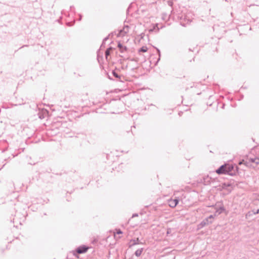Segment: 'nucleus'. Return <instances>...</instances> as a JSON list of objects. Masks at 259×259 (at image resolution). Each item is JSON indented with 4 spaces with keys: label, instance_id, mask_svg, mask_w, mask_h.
Here are the masks:
<instances>
[{
    "label": "nucleus",
    "instance_id": "9b49d317",
    "mask_svg": "<svg viewBox=\"0 0 259 259\" xmlns=\"http://www.w3.org/2000/svg\"><path fill=\"white\" fill-rule=\"evenodd\" d=\"M139 241L138 239H137V240H133L131 241V246L136 245L137 244H138V241Z\"/></svg>",
    "mask_w": 259,
    "mask_h": 259
},
{
    "label": "nucleus",
    "instance_id": "9d476101",
    "mask_svg": "<svg viewBox=\"0 0 259 259\" xmlns=\"http://www.w3.org/2000/svg\"><path fill=\"white\" fill-rule=\"evenodd\" d=\"M224 210V207H221L217 210L215 213L218 212L219 214H221Z\"/></svg>",
    "mask_w": 259,
    "mask_h": 259
},
{
    "label": "nucleus",
    "instance_id": "7ed1b4c3",
    "mask_svg": "<svg viewBox=\"0 0 259 259\" xmlns=\"http://www.w3.org/2000/svg\"><path fill=\"white\" fill-rule=\"evenodd\" d=\"M168 203L170 207H175L178 203V200L177 199L170 200Z\"/></svg>",
    "mask_w": 259,
    "mask_h": 259
},
{
    "label": "nucleus",
    "instance_id": "412c9836",
    "mask_svg": "<svg viewBox=\"0 0 259 259\" xmlns=\"http://www.w3.org/2000/svg\"><path fill=\"white\" fill-rule=\"evenodd\" d=\"M81 17H82V16H81V15H79V21H80V20H81Z\"/></svg>",
    "mask_w": 259,
    "mask_h": 259
},
{
    "label": "nucleus",
    "instance_id": "b1692460",
    "mask_svg": "<svg viewBox=\"0 0 259 259\" xmlns=\"http://www.w3.org/2000/svg\"><path fill=\"white\" fill-rule=\"evenodd\" d=\"M137 215H138L137 214H135V215H133V217L137 216Z\"/></svg>",
    "mask_w": 259,
    "mask_h": 259
},
{
    "label": "nucleus",
    "instance_id": "f03ea898",
    "mask_svg": "<svg viewBox=\"0 0 259 259\" xmlns=\"http://www.w3.org/2000/svg\"><path fill=\"white\" fill-rule=\"evenodd\" d=\"M233 169V166L230 164H225L222 165L219 169L216 170V172L218 174H229Z\"/></svg>",
    "mask_w": 259,
    "mask_h": 259
},
{
    "label": "nucleus",
    "instance_id": "f8f14e48",
    "mask_svg": "<svg viewBox=\"0 0 259 259\" xmlns=\"http://www.w3.org/2000/svg\"><path fill=\"white\" fill-rule=\"evenodd\" d=\"M128 27L126 26V27H124L122 30H121L120 31V33H122V32L126 33L127 32V31L125 30V29L127 30Z\"/></svg>",
    "mask_w": 259,
    "mask_h": 259
},
{
    "label": "nucleus",
    "instance_id": "ddd939ff",
    "mask_svg": "<svg viewBox=\"0 0 259 259\" xmlns=\"http://www.w3.org/2000/svg\"><path fill=\"white\" fill-rule=\"evenodd\" d=\"M122 233V232L120 230H118L116 231V234H115L114 235H115V236H116V235L121 234Z\"/></svg>",
    "mask_w": 259,
    "mask_h": 259
},
{
    "label": "nucleus",
    "instance_id": "20e7f679",
    "mask_svg": "<svg viewBox=\"0 0 259 259\" xmlns=\"http://www.w3.org/2000/svg\"><path fill=\"white\" fill-rule=\"evenodd\" d=\"M118 47L121 53L125 52L127 50L126 47L125 46H123L122 44L120 42H118Z\"/></svg>",
    "mask_w": 259,
    "mask_h": 259
},
{
    "label": "nucleus",
    "instance_id": "423d86ee",
    "mask_svg": "<svg viewBox=\"0 0 259 259\" xmlns=\"http://www.w3.org/2000/svg\"><path fill=\"white\" fill-rule=\"evenodd\" d=\"M209 224H211V222H205V221H203L198 226V229H201L203 228L205 225H208Z\"/></svg>",
    "mask_w": 259,
    "mask_h": 259
},
{
    "label": "nucleus",
    "instance_id": "5701e85b",
    "mask_svg": "<svg viewBox=\"0 0 259 259\" xmlns=\"http://www.w3.org/2000/svg\"><path fill=\"white\" fill-rule=\"evenodd\" d=\"M27 46H26V45H24V46H22V48H23V47H27Z\"/></svg>",
    "mask_w": 259,
    "mask_h": 259
},
{
    "label": "nucleus",
    "instance_id": "4468645a",
    "mask_svg": "<svg viewBox=\"0 0 259 259\" xmlns=\"http://www.w3.org/2000/svg\"><path fill=\"white\" fill-rule=\"evenodd\" d=\"M109 38V36L105 37L103 40V42H102V46L103 45L104 43H105V42Z\"/></svg>",
    "mask_w": 259,
    "mask_h": 259
},
{
    "label": "nucleus",
    "instance_id": "a211bd4d",
    "mask_svg": "<svg viewBox=\"0 0 259 259\" xmlns=\"http://www.w3.org/2000/svg\"><path fill=\"white\" fill-rule=\"evenodd\" d=\"M156 27L157 28V29L159 30V28L158 27V24H156L155 25V26L154 27V29H156Z\"/></svg>",
    "mask_w": 259,
    "mask_h": 259
},
{
    "label": "nucleus",
    "instance_id": "6e6552de",
    "mask_svg": "<svg viewBox=\"0 0 259 259\" xmlns=\"http://www.w3.org/2000/svg\"><path fill=\"white\" fill-rule=\"evenodd\" d=\"M143 250V248H141V249H139L137 250L135 252V255L138 257L140 256L141 255Z\"/></svg>",
    "mask_w": 259,
    "mask_h": 259
},
{
    "label": "nucleus",
    "instance_id": "dca6fc26",
    "mask_svg": "<svg viewBox=\"0 0 259 259\" xmlns=\"http://www.w3.org/2000/svg\"><path fill=\"white\" fill-rule=\"evenodd\" d=\"M113 74L116 77H118L117 74L115 72L113 71Z\"/></svg>",
    "mask_w": 259,
    "mask_h": 259
},
{
    "label": "nucleus",
    "instance_id": "6ab92c4d",
    "mask_svg": "<svg viewBox=\"0 0 259 259\" xmlns=\"http://www.w3.org/2000/svg\"><path fill=\"white\" fill-rule=\"evenodd\" d=\"M245 162H244V160H242V161H240V162L239 163V165H241V164H243V163L244 164V163H245Z\"/></svg>",
    "mask_w": 259,
    "mask_h": 259
},
{
    "label": "nucleus",
    "instance_id": "f257e3e1",
    "mask_svg": "<svg viewBox=\"0 0 259 259\" xmlns=\"http://www.w3.org/2000/svg\"><path fill=\"white\" fill-rule=\"evenodd\" d=\"M244 165L249 167L259 169V157L250 158L245 161Z\"/></svg>",
    "mask_w": 259,
    "mask_h": 259
},
{
    "label": "nucleus",
    "instance_id": "2eb2a0df",
    "mask_svg": "<svg viewBox=\"0 0 259 259\" xmlns=\"http://www.w3.org/2000/svg\"><path fill=\"white\" fill-rule=\"evenodd\" d=\"M215 216L216 214H214V215H210L208 218H209V219H213Z\"/></svg>",
    "mask_w": 259,
    "mask_h": 259
},
{
    "label": "nucleus",
    "instance_id": "1a4fd4ad",
    "mask_svg": "<svg viewBox=\"0 0 259 259\" xmlns=\"http://www.w3.org/2000/svg\"><path fill=\"white\" fill-rule=\"evenodd\" d=\"M148 48L146 46H143L139 50V52H146L147 51Z\"/></svg>",
    "mask_w": 259,
    "mask_h": 259
},
{
    "label": "nucleus",
    "instance_id": "0eeeda50",
    "mask_svg": "<svg viewBox=\"0 0 259 259\" xmlns=\"http://www.w3.org/2000/svg\"><path fill=\"white\" fill-rule=\"evenodd\" d=\"M87 249L88 248L85 247H79L77 249V252L78 253H82L85 252Z\"/></svg>",
    "mask_w": 259,
    "mask_h": 259
},
{
    "label": "nucleus",
    "instance_id": "aec40b11",
    "mask_svg": "<svg viewBox=\"0 0 259 259\" xmlns=\"http://www.w3.org/2000/svg\"><path fill=\"white\" fill-rule=\"evenodd\" d=\"M156 50H157L158 53L159 54V56H160V50L158 49H156Z\"/></svg>",
    "mask_w": 259,
    "mask_h": 259
},
{
    "label": "nucleus",
    "instance_id": "f3484780",
    "mask_svg": "<svg viewBox=\"0 0 259 259\" xmlns=\"http://www.w3.org/2000/svg\"><path fill=\"white\" fill-rule=\"evenodd\" d=\"M209 218H206L205 220H204V221H205V222H211V223H212V221H209Z\"/></svg>",
    "mask_w": 259,
    "mask_h": 259
},
{
    "label": "nucleus",
    "instance_id": "4be33fe9",
    "mask_svg": "<svg viewBox=\"0 0 259 259\" xmlns=\"http://www.w3.org/2000/svg\"><path fill=\"white\" fill-rule=\"evenodd\" d=\"M259 213V209H258L256 212L254 213V214H257Z\"/></svg>",
    "mask_w": 259,
    "mask_h": 259
},
{
    "label": "nucleus",
    "instance_id": "39448f33",
    "mask_svg": "<svg viewBox=\"0 0 259 259\" xmlns=\"http://www.w3.org/2000/svg\"><path fill=\"white\" fill-rule=\"evenodd\" d=\"M112 50H113V49H112V48H111V47H110V48H108V49L106 50V51H105V57H106V59H107V60H108V56H109L110 55V52H111V51H112Z\"/></svg>",
    "mask_w": 259,
    "mask_h": 259
}]
</instances>
